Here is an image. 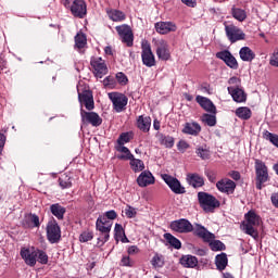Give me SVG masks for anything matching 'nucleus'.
I'll return each instance as SVG.
<instances>
[{"label":"nucleus","mask_w":278,"mask_h":278,"mask_svg":"<svg viewBox=\"0 0 278 278\" xmlns=\"http://www.w3.org/2000/svg\"><path fill=\"white\" fill-rule=\"evenodd\" d=\"M116 211L111 210L105 212V214L100 215L96 222V227L98 231L101 233H104V242H108L110 240V231H112V220H115Z\"/></svg>","instance_id":"f257e3e1"},{"label":"nucleus","mask_w":278,"mask_h":278,"mask_svg":"<svg viewBox=\"0 0 278 278\" xmlns=\"http://www.w3.org/2000/svg\"><path fill=\"white\" fill-rule=\"evenodd\" d=\"M262 225V218L254 211L245 214V220L241 224V229L251 238H257V227Z\"/></svg>","instance_id":"f03ea898"},{"label":"nucleus","mask_w":278,"mask_h":278,"mask_svg":"<svg viewBox=\"0 0 278 278\" xmlns=\"http://www.w3.org/2000/svg\"><path fill=\"white\" fill-rule=\"evenodd\" d=\"M195 233L200 238H203V240H205V242H211L212 251H225V243H223V241L215 240L216 236L214 233L207 231V229H205V227L198 225L197 229H195Z\"/></svg>","instance_id":"7ed1b4c3"},{"label":"nucleus","mask_w":278,"mask_h":278,"mask_svg":"<svg viewBox=\"0 0 278 278\" xmlns=\"http://www.w3.org/2000/svg\"><path fill=\"white\" fill-rule=\"evenodd\" d=\"M63 5L71 10L76 18H84L88 14V5L85 0H74L72 4L71 1L64 0Z\"/></svg>","instance_id":"20e7f679"},{"label":"nucleus","mask_w":278,"mask_h":278,"mask_svg":"<svg viewBox=\"0 0 278 278\" xmlns=\"http://www.w3.org/2000/svg\"><path fill=\"white\" fill-rule=\"evenodd\" d=\"M198 201L204 212H214L216 207H220V202L214 195L206 192H199Z\"/></svg>","instance_id":"39448f33"},{"label":"nucleus","mask_w":278,"mask_h":278,"mask_svg":"<svg viewBox=\"0 0 278 278\" xmlns=\"http://www.w3.org/2000/svg\"><path fill=\"white\" fill-rule=\"evenodd\" d=\"M78 101L80 103V110H84V106L89 112L94 110V98L92 97V91L88 89H83L81 84L77 86Z\"/></svg>","instance_id":"423d86ee"},{"label":"nucleus","mask_w":278,"mask_h":278,"mask_svg":"<svg viewBox=\"0 0 278 278\" xmlns=\"http://www.w3.org/2000/svg\"><path fill=\"white\" fill-rule=\"evenodd\" d=\"M255 172H256V188L262 190L263 184L268 181V167L261 160L255 161Z\"/></svg>","instance_id":"0eeeda50"},{"label":"nucleus","mask_w":278,"mask_h":278,"mask_svg":"<svg viewBox=\"0 0 278 278\" xmlns=\"http://www.w3.org/2000/svg\"><path fill=\"white\" fill-rule=\"evenodd\" d=\"M161 179L165 181V184L168 186V188L174 192L175 194H185L186 188L181 186V182L179 179L168 175V174H162Z\"/></svg>","instance_id":"6e6552de"},{"label":"nucleus","mask_w":278,"mask_h":278,"mask_svg":"<svg viewBox=\"0 0 278 278\" xmlns=\"http://www.w3.org/2000/svg\"><path fill=\"white\" fill-rule=\"evenodd\" d=\"M47 237L51 244H55L60 242L62 238V230H60V226L56 220L49 222L47 225Z\"/></svg>","instance_id":"1a4fd4ad"},{"label":"nucleus","mask_w":278,"mask_h":278,"mask_svg":"<svg viewBox=\"0 0 278 278\" xmlns=\"http://www.w3.org/2000/svg\"><path fill=\"white\" fill-rule=\"evenodd\" d=\"M225 31L228 40L231 42H238L247 38L244 31L233 24L225 25Z\"/></svg>","instance_id":"9d476101"},{"label":"nucleus","mask_w":278,"mask_h":278,"mask_svg":"<svg viewBox=\"0 0 278 278\" xmlns=\"http://www.w3.org/2000/svg\"><path fill=\"white\" fill-rule=\"evenodd\" d=\"M109 99L113 103V108L115 112H123L127 106V96L118 92H111L109 93Z\"/></svg>","instance_id":"9b49d317"},{"label":"nucleus","mask_w":278,"mask_h":278,"mask_svg":"<svg viewBox=\"0 0 278 278\" xmlns=\"http://www.w3.org/2000/svg\"><path fill=\"white\" fill-rule=\"evenodd\" d=\"M36 251H37V249L34 247L21 249L20 255H21L22 260H24V262L27 266H30V267L36 266V262H37Z\"/></svg>","instance_id":"f8f14e48"},{"label":"nucleus","mask_w":278,"mask_h":278,"mask_svg":"<svg viewBox=\"0 0 278 278\" xmlns=\"http://www.w3.org/2000/svg\"><path fill=\"white\" fill-rule=\"evenodd\" d=\"M80 117L83 123L92 125V127H99V125L103 123V119L101 118V116H99V114L85 111L84 109H80Z\"/></svg>","instance_id":"ddd939ff"},{"label":"nucleus","mask_w":278,"mask_h":278,"mask_svg":"<svg viewBox=\"0 0 278 278\" xmlns=\"http://www.w3.org/2000/svg\"><path fill=\"white\" fill-rule=\"evenodd\" d=\"M141 49V59L144 66H148V68L155 66V54L151 50V45L142 43Z\"/></svg>","instance_id":"4468645a"},{"label":"nucleus","mask_w":278,"mask_h":278,"mask_svg":"<svg viewBox=\"0 0 278 278\" xmlns=\"http://www.w3.org/2000/svg\"><path fill=\"white\" fill-rule=\"evenodd\" d=\"M116 31L119 35L122 42L127 45V47L134 46V33L128 25L116 26Z\"/></svg>","instance_id":"2eb2a0df"},{"label":"nucleus","mask_w":278,"mask_h":278,"mask_svg":"<svg viewBox=\"0 0 278 278\" xmlns=\"http://www.w3.org/2000/svg\"><path fill=\"white\" fill-rule=\"evenodd\" d=\"M170 229L177 233H190L193 227L188 219H178L170 223Z\"/></svg>","instance_id":"dca6fc26"},{"label":"nucleus","mask_w":278,"mask_h":278,"mask_svg":"<svg viewBox=\"0 0 278 278\" xmlns=\"http://www.w3.org/2000/svg\"><path fill=\"white\" fill-rule=\"evenodd\" d=\"M91 66L94 71L96 77H99L101 79V77L108 75V65L102 58L97 56L91 59Z\"/></svg>","instance_id":"f3484780"},{"label":"nucleus","mask_w":278,"mask_h":278,"mask_svg":"<svg viewBox=\"0 0 278 278\" xmlns=\"http://www.w3.org/2000/svg\"><path fill=\"white\" fill-rule=\"evenodd\" d=\"M156 55L159 60H168L170 58V50H168V41L157 39L155 42Z\"/></svg>","instance_id":"a211bd4d"},{"label":"nucleus","mask_w":278,"mask_h":278,"mask_svg":"<svg viewBox=\"0 0 278 278\" xmlns=\"http://www.w3.org/2000/svg\"><path fill=\"white\" fill-rule=\"evenodd\" d=\"M137 184L140 188H147V186H153L155 184V177L149 170H143L137 178Z\"/></svg>","instance_id":"6ab92c4d"},{"label":"nucleus","mask_w":278,"mask_h":278,"mask_svg":"<svg viewBox=\"0 0 278 278\" xmlns=\"http://www.w3.org/2000/svg\"><path fill=\"white\" fill-rule=\"evenodd\" d=\"M216 58H218V60H223V62H225V64H227L229 68H238V61L233 58L231 52L227 50L217 52Z\"/></svg>","instance_id":"aec40b11"},{"label":"nucleus","mask_w":278,"mask_h":278,"mask_svg":"<svg viewBox=\"0 0 278 278\" xmlns=\"http://www.w3.org/2000/svg\"><path fill=\"white\" fill-rule=\"evenodd\" d=\"M216 187L219 192L233 194V191L236 190V182H233L231 179H222L216 184Z\"/></svg>","instance_id":"412c9836"},{"label":"nucleus","mask_w":278,"mask_h":278,"mask_svg":"<svg viewBox=\"0 0 278 278\" xmlns=\"http://www.w3.org/2000/svg\"><path fill=\"white\" fill-rule=\"evenodd\" d=\"M155 30L157 34H170V31H177V25L173 22H159L155 24Z\"/></svg>","instance_id":"4be33fe9"},{"label":"nucleus","mask_w":278,"mask_h":278,"mask_svg":"<svg viewBox=\"0 0 278 278\" xmlns=\"http://www.w3.org/2000/svg\"><path fill=\"white\" fill-rule=\"evenodd\" d=\"M182 134L187 136H199L201 134V125L197 122H187L184 125Z\"/></svg>","instance_id":"5701e85b"},{"label":"nucleus","mask_w":278,"mask_h":278,"mask_svg":"<svg viewBox=\"0 0 278 278\" xmlns=\"http://www.w3.org/2000/svg\"><path fill=\"white\" fill-rule=\"evenodd\" d=\"M195 101L205 110L206 112H211V114H216V106L214 105L213 102L210 101V99L203 97V96H198L195 98Z\"/></svg>","instance_id":"b1692460"},{"label":"nucleus","mask_w":278,"mask_h":278,"mask_svg":"<svg viewBox=\"0 0 278 278\" xmlns=\"http://www.w3.org/2000/svg\"><path fill=\"white\" fill-rule=\"evenodd\" d=\"M228 92L236 103H244V101H247V94L238 87H228Z\"/></svg>","instance_id":"393cba45"},{"label":"nucleus","mask_w":278,"mask_h":278,"mask_svg":"<svg viewBox=\"0 0 278 278\" xmlns=\"http://www.w3.org/2000/svg\"><path fill=\"white\" fill-rule=\"evenodd\" d=\"M180 264L184 268H197L199 266V258L190 254L182 255L180 257Z\"/></svg>","instance_id":"a878e982"},{"label":"nucleus","mask_w":278,"mask_h":278,"mask_svg":"<svg viewBox=\"0 0 278 278\" xmlns=\"http://www.w3.org/2000/svg\"><path fill=\"white\" fill-rule=\"evenodd\" d=\"M187 181L192 188H201L205 185V180L199 174H189L187 176Z\"/></svg>","instance_id":"bb28decb"},{"label":"nucleus","mask_w":278,"mask_h":278,"mask_svg":"<svg viewBox=\"0 0 278 278\" xmlns=\"http://www.w3.org/2000/svg\"><path fill=\"white\" fill-rule=\"evenodd\" d=\"M239 55L242 62H253V60H255V52H253L249 47L241 48Z\"/></svg>","instance_id":"cd10ccee"},{"label":"nucleus","mask_w":278,"mask_h":278,"mask_svg":"<svg viewBox=\"0 0 278 278\" xmlns=\"http://www.w3.org/2000/svg\"><path fill=\"white\" fill-rule=\"evenodd\" d=\"M137 127L141 131H149L151 129V118L149 116H139L137 119Z\"/></svg>","instance_id":"c85d7f7f"},{"label":"nucleus","mask_w":278,"mask_h":278,"mask_svg":"<svg viewBox=\"0 0 278 278\" xmlns=\"http://www.w3.org/2000/svg\"><path fill=\"white\" fill-rule=\"evenodd\" d=\"M231 14L232 18H236L239 23H244V21H247V11L244 9L232 7Z\"/></svg>","instance_id":"c756f323"},{"label":"nucleus","mask_w":278,"mask_h":278,"mask_svg":"<svg viewBox=\"0 0 278 278\" xmlns=\"http://www.w3.org/2000/svg\"><path fill=\"white\" fill-rule=\"evenodd\" d=\"M50 212L53 214V216H55V218L62 220V218H64V214H66V208L56 203L50 206Z\"/></svg>","instance_id":"7c9ffc66"},{"label":"nucleus","mask_w":278,"mask_h":278,"mask_svg":"<svg viewBox=\"0 0 278 278\" xmlns=\"http://www.w3.org/2000/svg\"><path fill=\"white\" fill-rule=\"evenodd\" d=\"M150 262L155 269L164 268V264L166 263L164 255L160 253H154Z\"/></svg>","instance_id":"2f4dec72"},{"label":"nucleus","mask_w":278,"mask_h":278,"mask_svg":"<svg viewBox=\"0 0 278 278\" xmlns=\"http://www.w3.org/2000/svg\"><path fill=\"white\" fill-rule=\"evenodd\" d=\"M228 263L229 261L227 258V254L225 253L218 254L215 257V264L218 270H225V268H227Z\"/></svg>","instance_id":"473e14b6"},{"label":"nucleus","mask_w":278,"mask_h":278,"mask_svg":"<svg viewBox=\"0 0 278 278\" xmlns=\"http://www.w3.org/2000/svg\"><path fill=\"white\" fill-rule=\"evenodd\" d=\"M130 168L134 173H142L144 169V162L140 159L131 157L130 159Z\"/></svg>","instance_id":"72a5a7b5"},{"label":"nucleus","mask_w":278,"mask_h":278,"mask_svg":"<svg viewBox=\"0 0 278 278\" xmlns=\"http://www.w3.org/2000/svg\"><path fill=\"white\" fill-rule=\"evenodd\" d=\"M116 150L118 151V153H122L117 156L118 160H131L134 157V154H131V151H129V148L125 146H117Z\"/></svg>","instance_id":"f704fd0d"},{"label":"nucleus","mask_w":278,"mask_h":278,"mask_svg":"<svg viewBox=\"0 0 278 278\" xmlns=\"http://www.w3.org/2000/svg\"><path fill=\"white\" fill-rule=\"evenodd\" d=\"M108 16L109 18H111V21H114L115 23H121V21H125V13L119 10L108 11Z\"/></svg>","instance_id":"c9c22d12"},{"label":"nucleus","mask_w":278,"mask_h":278,"mask_svg":"<svg viewBox=\"0 0 278 278\" xmlns=\"http://www.w3.org/2000/svg\"><path fill=\"white\" fill-rule=\"evenodd\" d=\"M251 109L247 106H241L236 110V116L241 118V121H249V118H251Z\"/></svg>","instance_id":"e433bc0d"},{"label":"nucleus","mask_w":278,"mask_h":278,"mask_svg":"<svg viewBox=\"0 0 278 278\" xmlns=\"http://www.w3.org/2000/svg\"><path fill=\"white\" fill-rule=\"evenodd\" d=\"M164 238L174 249H181V241H179V239L175 238L173 235L165 233Z\"/></svg>","instance_id":"4c0bfd02"},{"label":"nucleus","mask_w":278,"mask_h":278,"mask_svg":"<svg viewBox=\"0 0 278 278\" xmlns=\"http://www.w3.org/2000/svg\"><path fill=\"white\" fill-rule=\"evenodd\" d=\"M134 140V132L128 131V132H123L119 138L117 139V144L118 146H125L127 142Z\"/></svg>","instance_id":"58836bf2"},{"label":"nucleus","mask_w":278,"mask_h":278,"mask_svg":"<svg viewBox=\"0 0 278 278\" xmlns=\"http://www.w3.org/2000/svg\"><path fill=\"white\" fill-rule=\"evenodd\" d=\"M87 42L88 40L86 39V35H84L83 33H78L75 36V46L77 47V49H84Z\"/></svg>","instance_id":"ea45409f"},{"label":"nucleus","mask_w":278,"mask_h":278,"mask_svg":"<svg viewBox=\"0 0 278 278\" xmlns=\"http://www.w3.org/2000/svg\"><path fill=\"white\" fill-rule=\"evenodd\" d=\"M115 236L116 238H122V242H129L127 237H125V230L123 229V226L121 224H115Z\"/></svg>","instance_id":"a19ab883"},{"label":"nucleus","mask_w":278,"mask_h":278,"mask_svg":"<svg viewBox=\"0 0 278 278\" xmlns=\"http://www.w3.org/2000/svg\"><path fill=\"white\" fill-rule=\"evenodd\" d=\"M265 140H269V142H271V144H274V147L278 148V135L271 134L268 130H265V132L263 134Z\"/></svg>","instance_id":"79ce46f5"},{"label":"nucleus","mask_w":278,"mask_h":278,"mask_svg":"<svg viewBox=\"0 0 278 278\" xmlns=\"http://www.w3.org/2000/svg\"><path fill=\"white\" fill-rule=\"evenodd\" d=\"M202 121L205 125H208V127H214L216 125V115L204 114Z\"/></svg>","instance_id":"37998d69"},{"label":"nucleus","mask_w":278,"mask_h":278,"mask_svg":"<svg viewBox=\"0 0 278 278\" xmlns=\"http://www.w3.org/2000/svg\"><path fill=\"white\" fill-rule=\"evenodd\" d=\"M195 153L199 157H201V160H210V150L206 148L199 147Z\"/></svg>","instance_id":"c03bdc74"},{"label":"nucleus","mask_w":278,"mask_h":278,"mask_svg":"<svg viewBox=\"0 0 278 278\" xmlns=\"http://www.w3.org/2000/svg\"><path fill=\"white\" fill-rule=\"evenodd\" d=\"M36 253H37V260L39 264H47L49 262V256L45 251L37 249Z\"/></svg>","instance_id":"a18cd8bd"},{"label":"nucleus","mask_w":278,"mask_h":278,"mask_svg":"<svg viewBox=\"0 0 278 278\" xmlns=\"http://www.w3.org/2000/svg\"><path fill=\"white\" fill-rule=\"evenodd\" d=\"M59 184L61 188H71L72 182H71V177L66 175H62V177L59 178Z\"/></svg>","instance_id":"49530a36"},{"label":"nucleus","mask_w":278,"mask_h":278,"mask_svg":"<svg viewBox=\"0 0 278 278\" xmlns=\"http://www.w3.org/2000/svg\"><path fill=\"white\" fill-rule=\"evenodd\" d=\"M161 142L167 149H173V147L175 146V139L173 137H163Z\"/></svg>","instance_id":"de8ad7c7"},{"label":"nucleus","mask_w":278,"mask_h":278,"mask_svg":"<svg viewBox=\"0 0 278 278\" xmlns=\"http://www.w3.org/2000/svg\"><path fill=\"white\" fill-rule=\"evenodd\" d=\"M27 220H29L33 227H40V218L38 217V215L30 214L27 216Z\"/></svg>","instance_id":"09e8293b"},{"label":"nucleus","mask_w":278,"mask_h":278,"mask_svg":"<svg viewBox=\"0 0 278 278\" xmlns=\"http://www.w3.org/2000/svg\"><path fill=\"white\" fill-rule=\"evenodd\" d=\"M177 149H178V151H180V153H186V151H188V149H190V144L187 143L186 140H180L177 143Z\"/></svg>","instance_id":"8fccbe9b"},{"label":"nucleus","mask_w":278,"mask_h":278,"mask_svg":"<svg viewBox=\"0 0 278 278\" xmlns=\"http://www.w3.org/2000/svg\"><path fill=\"white\" fill-rule=\"evenodd\" d=\"M124 212H125L127 218H135L136 214H138L136 208L131 207V206H126Z\"/></svg>","instance_id":"3c124183"},{"label":"nucleus","mask_w":278,"mask_h":278,"mask_svg":"<svg viewBox=\"0 0 278 278\" xmlns=\"http://www.w3.org/2000/svg\"><path fill=\"white\" fill-rule=\"evenodd\" d=\"M116 79L118 81V84H121L122 86L127 85V76L125 74H123V72H119L116 74Z\"/></svg>","instance_id":"603ef678"},{"label":"nucleus","mask_w":278,"mask_h":278,"mask_svg":"<svg viewBox=\"0 0 278 278\" xmlns=\"http://www.w3.org/2000/svg\"><path fill=\"white\" fill-rule=\"evenodd\" d=\"M80 242H90L92 240V232L85 231L79 237Z\"/></svg>","instance_id":"864d4df0"},{"label":"nucleus","mask_w":278,"mask_h":278,"mask_svg":"<svg viewBox=\"0 0 278 278\" xmlns=\"http://www.w3.org/2000/svg\"><path fill=\"white\" fill-rule=\"evenodd\" d=\"M270 66H276L278 68V50L274 51L269 60Z\"/></svg>","instance_id":"5fc2aeb1"},{"label":"nucleus","mask_w":278,"mask_h":278,"mask_svg":"<svg viewBox=\"0 0 278 278\" xmlns=\"http://www.w3.org/2000/svg\"><path fill=\"white\" fill-rule=\"evenodd\" d=\"M228 84L230 85V88H238V86H240V78L238 77H231L228 80Z\"/></svg>","instance_id":"6e6d98bb"},{"label":"nucleus","mask_w":278,"mask_h":278,"mask_svg":"<svg viewBox=\"0 0 278 278\" xmlns=\"http://www.w3.org/2000/svg\"><path fill=\"white\" fill-rule=\"evenodd\" d=\"M136 253H140V249H138L136 245H130L128 248V255H136Z\"/></svg>","instance_id":"4d7b16f0"},{"label":"nucleus","mask_w":278,"mask_h":278,"mask_svg":"<svg viewBox=\"0 0 278 278\" xmlns=\"http://www.w3.org/2000/svg\"><path fill=\"white\" fill-rule=\"evenodd\" d=\"M229 177H231V179H235V181H239L240 172H236V170L229 172Z\"/></svg>","instance_id":"13d9d810"},{"label":"nucleus","mask_w":278,"mask_h":278,"mask_svg":"<svg viewBox=\"0 0 278 278\" xmlns=\"http://www.w3.org/2000/svg\"><path fill=\"white\" fill-rule=\"evenodd\" d=\"M3 147H5V135L0 134V154L3 153Z\"/></svg>","instance_id":"bf43d9fd"},{"label":"nucleus","mask_w":278,"mask_h":278,"mask_svg":"<svg viewBox=\"0 0 278 278\" xmlns=\"http://www.w3.org/2000/svg\"><path fill=\"white\" fill-rule=\"evenodd\" d=\"M122 266H132V263L129 256H124L122 258Z\"/></svg>","instance_id":"052dcab7"},{"label":"nucleus","mask_w":278,"mask_h":278,"mask_svg":"<svg viewBox=\"0 0 278 278\" xmlns=\"http://www.w3.org/2000/svg\"><path fill=\"white\" fill-rule=\"evenodd\" d=\"M185 5H188L189 8H194L197 5V0H181Z\"/></svg>","instance_id":"680f3d73"},{"label":"nucleus","mask_w":278,"mask_h":278,"mask_svg":"<svg viewBox=\"0 0 278 278\" xmlns=\"http://www.w3.org/2000/svg\"><path fill=\"white\" fill-rule=\"evenodd\" d=\"M271 203L275 207H278V192L271 195Z\"/></svg>","instance_id":"e2e57ef3"},{"label":"nucleus","mask_w":278,"mask_h":278,"mask_svg":"<svg viewBox=\"0 0 278 278\" xmlns=\"http://www.w3.org/2000/svg\"><path fill=\"white\" fill-rule=\"evenodd\" d=\"M153 128L156 130V131H160V122L157 119H154L153 122Z\"/></svg>","instance_id":"0e129e2a"},{"label":"nucleus","mask_w":278,"mask_h":278,"mask_svg":"<svg viewBox=\"0 0 278 278\" xmlns=\"http://www.w3.org/2000/svg\"><path fill=\"white\" fill-rule=\"evenodd\" d=\"M104 53H105L106 55H112V47H110V46L105 47V48H104Z\"/></svg>","instance_id":"69168bd1"},{"label":"nucleus","mask_w":278,"mask_h":278,"mask_svg":"<svg viewBox=\"0 0 278 278\" xmlns=\"http://www.w3.org/2000/svg\"><path fill=\"white\" fill-rule=\"evenodd\" d=\"M224 278H233V276H231V274H229V273H226V274H224Z\"/></svg>","instance_id":"338daca9"},{"label":"nucleus","mask_w":278,"mask_h":278,"mask_svg":"<svg viewBox=\"0 0 278 278\" xmlns=\"http://www.w3.org/2000/svg\"><path fill=\"white\" fill-rule=\"evenodd\" d=\"M274 170H275L276 175H278V163L274 165Z\"/></svg>","instance_id":"774afa93"}]
</instances>
